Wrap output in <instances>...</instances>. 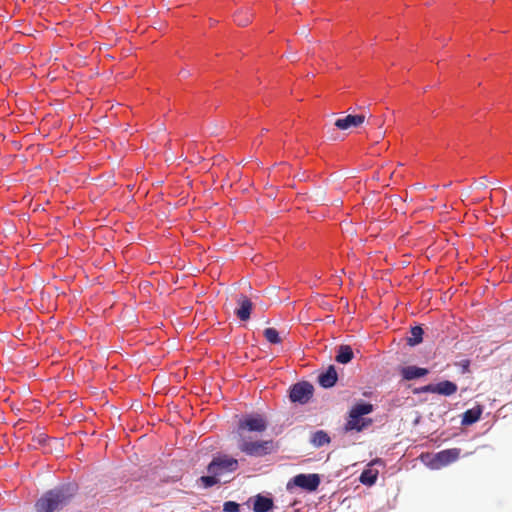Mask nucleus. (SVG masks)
I'll list each match as a JSON object with an SVG mask.
<instances>
[{
    "instance_id": "20",
    "label": "nucleus",
    "mask_w": 512,
    "mask_h": 512,
    "mask_svg": "<svg viewBox=\"0 0 512 512\" xmlns=\"http://www.w3.org/2000/svg\"><path fill=\"white\" fill-rule=\"evenodd\" d=\"M208 475H203L198 479V483L205 489L211 488L217 485L220 480L217 472L207 470Z\"/></svg>"
},
{
    "instance_id": "25",
    "label": "nucleus",
    "mask_w": 512,
    "mask_h": 512,
    "mask_svg": "<svg viewBox=\"0 0 512 512\" xmlns=\"http://www.w3.org/2000/svg\"><path fill=\"white\" fill-rule=\"evenodd\" d=\"M470 366V362L468 360H465L462 364V369H463V372H466L468 371V368Z\"/></svg>"
},
{
    "instance_id": "14",
    "label": "nucleus",
    "mask_w": 512,
    "mask_h": 512,
    "mask_svg": "<svg viewBox=\"0 0 512 512\" xmlns=\"http://www.w3.org/2000/svg\"><path fill=\"white\" fill-rule=\"evenodd\" d=\"M274 508V501L270 495L257 494L253 498L254 512H269Z\"/></svg>"
},
{
    "instance_id": "3",
    "label": "nucleus",
    "mask_w": 512,
    "mask_h": 512,
    "mask_svg": "<svg viewBox=\"0 0 512 512\" xmlns=\"http://www.w3.org/2000/svg\"><path fill=\"white\" fill-rule=\"evenodd\" d=\"M321 477L316 473H300L292 477L287 483V490L291 491L294 487L301 488L306 492H314L318 489Z\"/></svg>"
},
{
    "instance_id": "10",
    "label": "nucleus",
    "mask_w": 512,
    "mask_h": 512,
    "mask_svg": "<svg viewBox=\"0 0 512 512\" xmlns=\"http://www.w3.org/2000/svg\"><path fill=\"white\" fill-rule=\"evenodd\" d=\"M338 378L336 367L331 364L318 375L317 381L320 387L330 389L337 384Z\"/></svg>"
},
{
    "instance_id": "24",
    "label": "nucleus",
    "mask_w": 512,
    "mask_h": 512,
    "mask_svg": "<svg viewBox=\"0 0 512 512\" xmlns=\"http://www.w3.org/2000/svg\"><path fill=\"white\" fill-rule=\"evenodd\" d=\"M422 393H434V383H429L427 385L415 388L413 390V394L418 395Z\"/></svg>"
},
{
    "instance_id": "7",
    "label": "nucleus",
    "mask_w": 512,
    "mask_h": 512,
    "mask_svg": "<svg viewBox=\"0 0 512 512\" xmlns=\"http://www.w3.org/2000/svg\"><path fill=\"white\" fill-rule=\"evenodd\" d=\"M461 453L459 448L444 449L435 453L429 463V467L432 469H440L455 462Z\"/></svg>"
},
{
    "instance_id": "11",
    "label": "nucleus",
    "mask_w": 512,
    "mask_h": 512,
    "mask_svg": "<svg viewBox=\"0 0 512 512\" xmlns=\"http://www.w3.org/2000/svg\"><path fill=\"white\" fill-rule=\"evenodd\" d=\"M373 423V420L371 418L367 417H355L353 415H349L345 425H344V431L350 432V431H356V432H362L368 427H370Z\"/></svg>"
},
{
    "instance_id": "19",
    "label": "nucleus",
    "mask_w": 512,
    "mask_h": 512,
    "mask_svg": "<svg viewBox=\"0 0 512 512\" xmlns=\"http://www.w3.org/2000/svg\"><path fill=\"white\" fill-rule=\"evenodd\" d=\"M424 329L421 325H415L410 328V336L407 337V345L415 347L423 342Z\"/></svg>"
},
{
    "instance_id": "15",
    "label": "nucleus",
    "mask_w": 512,
    "mask_h": 512,
    "mask_svg": "<svg viewBox=\"0 0 512 512\" xmlns=\"http://www.w3.org/2000/svg\"><path fill=\"white\" fill-rule=\"evenodd\" d=\"M482 413L483 407L481 405H476L473 408L467 409L462 415L461 424L463 426H470L476 423L480 419Z\"/></svg>"
},
{
    "instance_id": "21",
    "label": "nucleus",
    "mask_w": 512,
    "mask_h": 512,
    "mask_svg": "<svg viewBox=\"0 0 512 512\" xmlns=\"http://www.w3.org/2000/svg\"><path fill=\"white\" fill-rule=\"evenodd\" d=\"M330 437L324 430H318L312 434L310 442L314 447L320 448L330 442Z\"/></svg>"
},
{
    "instance_id": "17",
    "label": "nucleus",
    "mask_w": 512,
    "mask_h": 512,
    "mask_svg": "<svg viewBox=\"0 0 512 512\" xmlns=\"http://www.w3.org/2000/svg\"><path fill=\"white\" fill-rule=\"evenodd\" d=\"M374 411V405L371 404L370 402H366V401H359L357 403H355L350 411H349V415H353L355 417H365L366 415L372 413Z\"/></svg>"
},
{
    "instance_id": "1",
    "label": "nucleus",
    "mask_w": 512,
    "mask_h": 512,
    "mask_svg": "<svg viewBox=\"0 0 512 512\" xmlns=\"http://www.w3.org/2000/svg\"><path fill=\"white\" fill-rule=\"evenodd\" d=\"M79 490L74 481L61 483L44 492L34 504L35 512H55L69 505Z\"/></svg>"
},
{
    "instance_id": "4",
    "label": "nucleus",
    "mask_w": 512,
    "mask_h": 512,
    "mask_svg": "<svg viewBox=\"0 0 512 512\" xmlns=\"http://www.w3.org/2000/svg\"><path fill=\"white\" fill-rule=\"evenodd\" d=\"M314 386L308 381H299L289 388V399L292 403L307 404L313 397Z\"/></svg>"
},
{
    "instance_id": "18",
    "label": "nucleus",
    "mask_w": 512,
    "mask_h": 512,
    "mask_svg": "<svg viewBox=\"0 0 512 512\" xmlns=\"http://www.w3.org/2000/svg\"><path fill=\"white\" fill-rule=\"evenodd\" d=\"M458 387L456 383L450 380H443L438 383H434V393L443 395V396H451L456 393Z\"/></svg>"
},
{
    "instance_id": "2",
    "label": "nucleus",
    "mask_w": 512,
    "mask_h": 512,
    "mask_svg": "<svg viewBox=\"0 0 512 512\" xmlns=\"http://www.w3.org/2000/svg\"><path fill=\"white\" fill-rule=\"evenodd\" d=\"M239 450L247 456L262 458L272 454L275 451L273 440H246L241 439L238 442Z\"/></svg>"
},
{
    "instance_id": "8",
    "label": "nucleus",
    "mask_w": 512,
    "mask_h": 512,
    "mask_svg": "<svg viewBox=\"0 0 512 512\" xmlns=\"http://www.w3.org/2000/svg\"><path fill=\"white\" fill-rule=\"evenodd\" d=\"M253 308L254 304L251 299L240 294L237 298V307L234 313L240 321L246 322L250 319Z\"/></svg>"
},
{
    "instance_id": "12",
    "label": "nucleus",
    "mask_w": 512,
    "mask_h": 512,
    "mask_svg": "<svg viewBox=\"0 0 512 512\" xmlns=\"http://www.w3.org/2000/svg\"><path fill=\"white\" fill-rule=\"evenodd\" d=\"M365 120L362 114H348L342 118L336 119L334 125L340 130H348L360 126Z\"/></svg>"
},
{
    "instance_id": "22",
    "label": "nucleus",
    "mask_w": 512,
    "mask_h": 512,
    "mask_svg": "<svg viewBox=\"0 0 512 512\" xmlns=\"http://www.w3.org/2000/svg\"><path fill=\"white\" fill-rule=\"evenodd\" d=\"M263 335L265 339L273 345L280 344L282 342V338L277 329L269 327L264 329Z\"/></svg>"
},
{
    "instance_id": "16",
    "label": "nucleus",
    "mask_w": 512,
    "mask_h": 512,
    "mask_svg": "<svg viewBox=\"0 0 512 512\" xmlns=\"http://www.w3.org/2000/svg\"><path fill=\"white\" fill-rule=\"evenodd\" d=\"M354 358V352L350 345L342 344L337 347L335 361L339 364H348Z\"/></svg>"
},
{
    "instance_id": "5",
    "label": "nucleus",
    "mask_w": 512,
    "mask_h": 512,
    "mask_svg": "<svg viewBox=\"0 0 512 512\" xmlns=\"http://www.w3.org/2000/svg\"><path fill=\"white\" fill-rule=\"evenodd\" d=\"M238 429L248 432L262 433L267 429V421L259 413L245 414L238 422Z\"/></svg>"
},
{
    "instance_id": "23",
    "label": "nucleus",
    "mask_w": 512,
    "mask_h": 512,
    "mask_svg": "<svg viewBox=\"0 0 512 512\" xmlns=\"http://www.w3.org/2000/svg\"><path fill=\"white\" fill-rule=\"evenodd\" d=\"M224 512H240V504L235 501H226L223 504Z\"/></svg>"
},
{
    "instance_id": "13",
    "label": "nucleus",
    "mask_w": 512,
    "mask_h": 512,
    "mask_svg": "<svg viewBox=\"0 0 512 512\" xmlns=\"http://www.w3.org/2000/svg\"><path fill=\"white\" fill-rule=\"evenodd\" d=\"M429 374V369L416 365H408L400 368V375L405 381L423 378Z\"/></svg>"
},
{
    "instance_id": "9",
    "label": "nucleus",
    "mask_w": 512,
    "mask_h": 512,
    "mask_svg": "<svg viewBox=\"0 0 512 512\" xmlns=\"http://www.w3.org/2000/svg\"><path fill=\"white\" fill-rule=\"evenodd\" d=\"M384 462L382 459L380 458H376L374 460H372L369 464H368V467L365 468L360 476H359V481L363 484V485H366V486H372L376 483L377 479H378V475H379V472L378 470L376 469H373L372 466L373 465H383Z\"/></svg>"
},
{
    "instance_id": "6",
    "label": "nucleus",
    "mask_w": 512,
    "mask_h": 512,
    "mask_svg": "<svg viewBox=\"0 0 512 512\" xmlns=\"http://www.w3.org/2000/svg\"><path fill=\"white\" fill-rule=\"evenodd\" d=\"M238 460L230 457L226 454H220L213 457L211 462L207 466V470L215 471L218 475H222L226 472L232 473L238 469Z\"/></svg>"
}]
</instances>
